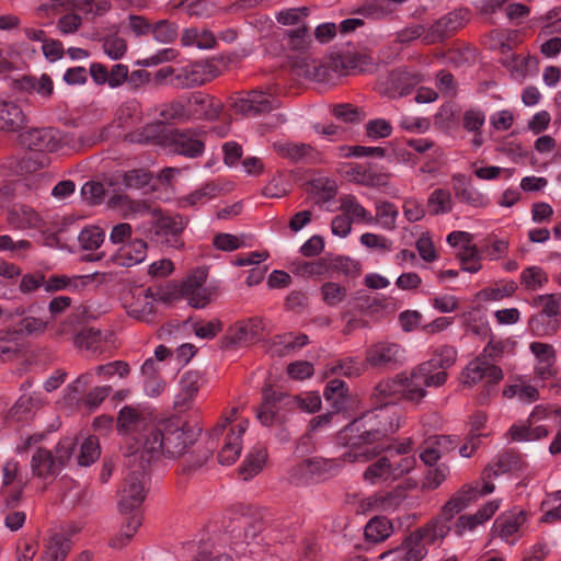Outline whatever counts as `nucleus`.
Segmentation results:
<instances>
[{
  "label": "nucleus",
  "mask_w": 561,
  "mask_h": 561,
  "mask_svg": "<svg viewBox=\"0 0 561 561\" xmlns=\"http://www.w3.org/2000/svg\"><path fill=\"white\" fill-rule=\"evenodd\" d=\"M147 431L141 458L147 465L162 456L171 459L184 456L196 444L201 433L199 428L175 416L157 421Z\"/></svg>",
  "instance_id": "obj_1"
},
{
  "label": "nucleus",
  "mask_w": 561,
  "mask_h": 561,
  "mask_svg": "<svg viewBox=\"0 0 561 561\" xmlns=\"http://www.w3.org/2000/svg\"><path fill=\"white\" fill-rule=\"evenodd\" d=\"M339 440L348 448L343 454L347 462H366L386 451V445L359 417L340 431Z\"/></svg>",
  "instance_id": "obj_2"
},
{
  "label": "nucleus",
  "mask_w": 561,
  "mask_h": 561,
  "mask_svg": "<svg viewBox=\"0 0 561 561\" xmlns=\"http://www.w3.org/2000/svg\"><path fill=\"white\" fill-rule=\"evenodd\" d=\"M494 489V484L490 481H483L482 488H480L479 483H476L474 485L466 484L459 489L445 503L439 515L430 522L435 528L434 537H446L451 529L449 523L453 518L480 496L492 493Z\"/></svg>",
  "instance_id": "obj_3"
},
{
  "label": "nucleus",
  "mask_w": 561,
  "mask_h": 561,
  "mask_svg": "<svg viewBox=\"0 0 561 561\" xmlns=\"http://www.w3.org/2000/svg\"><path fill=\"white\" fill-rule=\"evenodd\" d=\"M156 422L149 420L138 409L126 405L119 410L116 421V428L121 434L127 436V455L136 460H141L145 453V440L148 438V428L154 426Z\"/></svg>",
  "instance_id": "obj_4"
},
{
  "label": "nucleus",
  "mask_w": 561,
  "mask_h": 561,
  "mask_svg": "<svg viewBox=\"0 0 561 561\" xmlns=\"http://www.w3.org/2000/svg\"><path fill=\"white\" fill-rule=\"evenodd\" d=\"M344 455L337 458L320 456L301 460L293 466L288 472L291 484L302 486L335 477L344 467Z\"/></svg>",
  "instance_id": "obj_5"
},
{
  "label": "nucleus",
  "mask_w": 561,
  "mask_h": 561,
  "mask_svg": "<svg viewBox=\"0 0 561 561\" xmlns=\"http://www.w3.org/2000/svg\"><path fill=\"white\" fill-rule=\"evenodd\" d=\"M358 417L382 443L394 434L402 424V412L398 405L391 402L380 403L379 407L363 413Z\"/></svg>",
  "instance_id": "obj_6"
},
{
  "label": "nucleus",
  "mask_w": 561,
  "mask_h": 561,
  "mask_svg": "<svg viewBox=\"0 0 561 561\" xmlns=\"http://www.w3.org/2000/svg\"><path fill=\"white\" fill-rule=\"evenodd\" d=\"M262 403L256 410V417L264 426H272L283 421V411L297 409V396L276 391L272 386H265L262 390Z\"/></svg>",
  "instance_id": "obj_7"
},
{
  "label": "nucleus",
  "mask_w": 561,
  "mask_h": 561,
  "mask_svg": "<svg viewBox=\"0 0 561 561\" xmlns=\"http://www.w3.org/2000/svg\"><path fill=\"white\" fill-rule=\"evenodd\" d=\"M426 367L420 365L411 373H400L399 379L402 383L401 398L419 403L426 396V387H440L447 380V373L427 375Z\"/></svg>",
  "instance_id": "obj_8"
},
{
  "label": "nucleus",
  "mask_w": 561,
  "mask_h": 561,
  "mask_svg": "<svg viewBox=\"0 0 561 561\" xmlns=\"http://www.w3.org/2000/svg\"><path fill=\"white\" fill-rule=\"evenodd\" d=\"M153 215L151 232L156 242L172 249L183 248L182 233L188 220L180 214H163L161 210H156Z\"/></svg>",
  "instance_id": "obj_9"
},
{
  "label": "nucleus",
  "mask_w": 561,
  "mask_h": 561,
  "mask_svg": "<svg viewBox=\"0 0 561 561\" xmlns=\"http://www.w3.org/2000/svg\"><path fill=\"white\" fill-rule=\"evenodd\" d=\"M146 461L140 460V469L128 472L118 491V507L122 513L136 511L146 499Z\"/></svg>",
  "instance_id": "obj_10"
},
{
  "label": "nucleus",
  "mask_w": 561,
  "mask_h": 561,
  "mask_svg": "<svg viewBox=\"0 0 561 561\" xmlns=\"http://www.w3.org/2000/svg\"><path fill=\"white\" fill-rule=\"evenodd\" d=\"M220 75L218 66L209 60H199L176 69L170 81L175 89L185 90L204 85Z\"/></svg>",
  "instance_id": "obj_11"
},
{
  "label": "nucleus",
  "mask_w": 561,
  "mask_h": 561,
  "mask_svg": "<svg viewBox=\"0 0 561 561\" xmlns=\"http://www.w3.org/2000/svg\"><path fill=\"white\" fill-rule=\"evenodd\" d=\"M404 350L397 343L378 342L365 352V362L379 371L398 369L404 364Z\"/></svg>",
  "instance_id": "obj_12"
},
{
  "label": "nucleus",
  "mask_w": 561,
  "mask_h": 561,
  "mask_svg": "<svg viewBox=\"0 0 561 561\" xmlns=\"http://www.w3.org/2000/svg\"><path fill=\"white\" fill-rule=\"evenodd\" d=\"M434 526L427 523L424 527L419 528L412 535L405 538L402 546L393 551H387L380 556L385 558L388 554L396 553L399 561H421L427 553V549L422 543H432L444 537H434Z\"/></svg>",
  "instance_id": "obj_13"
},
{
  "label": "nucleus",
  "mask_w": 561,
  "mask_h": 561,
  "mask_svg": "<svg viewBox=\"0 0 561 561\" xmlns=\"http://www.w3.org/2000/svg\"><path fill=\"white\" fill-rule=\"evenodd\" d=\"M536 302L542 304V311L531 317L529 328L538 336L551 335L559 328L557 317L560 310V301L557 295L547 294L536 298Z\"/></svg>",
  "instance_id": "obj_14"
},
{
  "label": "nucleus",
  "mask_w": 561,
  "mask_h": 561,
  "mask_svg": "<svg viewBox=\"0 0 561 561\" xmlns=\"http://www.w3.org/2000/svg\"><path fill=\"white\" fill-rule=\"evenodd\" d=\"M263 331V322L259 318L241 320L230 325L221 339L224 348H237L253 343Z\"/></svg>",
  "instance_id": "obj_15"
},
{
  "label": "nucleus",
  "mask_w": 561,
  "mask_h": 561,
  "mask_svg": "<svg viewBox=\"0 0 561 561\" xmlns=\"http://www.w3.org/2000/svg\"><path fill=\"white\" fill-rule=\"evenodd\" d=\"M280 102L272 93L261 90L249 91L244 96L237 98L233 107L238 113L256 116L278 108Z\"/></svg>",
  "instance_id": "obj_16"
},
{
  "label": "nucleus",
  "mask_w": 561,
  "mask_h": 561,
  "mask_svg": "<svg viewBox=\"0 0 561 561\" xmlns=\"http://www.w3.org/2000/svg\"><path fill=\"white\" fill-rule=\"evenodd\" d=\"M462 378L466 386L471 387L481 381H485L488 386H493L502 381L504 374L502 368L494 363L477 356L463 369Z\"/></svg>",
  "instance_id": "obj_17"
},
{
  "label": "nucleus",
  "mask_w": 561,
  "mask_h": 561,
  "mask_svg": "<svg viewBox=\"0 0 561 561\" xmlns=\"http://www.w3.org/2000/svg\"><path fill=\"white\" fill-rule=\"evenodd\" d=\"M525 456L515 449H507L499 454L483 470L482 480L490 481L503 473H519L527 469Z\"/></svg>",
  "instance_id": "obj_18"
},
{
  "label": "nucleus",
  "mask_w": 561,
  "mask_h": 561,
  "mask_svg": "<svg viewBox=\"0 0 561 561\" xmlns=\"http://www.w3.org/2000/svg\"><path fill=\"white\" fill-rule=\"evenodd\" d=\"M188 121L192 119H216L221 111L222 103L213 95L197 91L185 94Z\"/></svg>",
  "instance_id": "obj_19"
},
{
  "label": "nucleus",
  "mask_w": 561,
  "mask_h": 561,
  "mask_svg": "<svg viewBox=\"0 0 561 561\" xmlns=\"http://www.w3.org/2000/svg\"><path fill=\"white\" fill-rule=\"evenodd\" d=\"M407 497L405 489L397 486L391 491L377 492L366 499H363L358 504L360 513H392L402 504Z\"/></svg>",
  "instance_id": "obj_20"
},
{
  "label": "nucleus",
  "mask_w": 561,
  "mask_h": 561,
  "mask_svg": "<svg viewBox=\"0 0 561 561\" xmlns=\"http://www.w3.org/2000/svg\"><path fill=\"white\" fill-rule=\"evenodd\" d=\"M21 144L31 151L54 152L60 146L58 131L54 128H34L20 135Z\"/></svg>",
  "instance_id": "obj_21"
},
{
  "label": "nucleus",
  "mask_w": 561,
  "mask_h": 561,
  "mask_svg": "<svg viewBox=\"0 0 561 561\" xmlns=\"http://www.w3.org/2000/svg\"><path fill=\"white\" fill-rule=\"evenodd\" d=\"M526 522V513L523 510H512L502 513L494 522L493 533L510 545L517 542L519 530Z\"/></svg>",
  "instance_id": "obj_22"
},
{
  "label": "nucleus",
  "mask_w": 561,
  "mask_h": 561,
  "mask_svg": "<svg viewBox=\"0 0 561 561\" xmlns=\"http://www.w3.org/2000/svg\"><path fill=\"white\" fill-rule=\"evenodd\" d=\"M273 148L278 156L295 163L311 164L320 161V152L308 144L276 141L273 144Z\"/></svg>",
  "instance_id": "obj_23"
},
{
  "label": "nucleus",
  "mask_w": 561,
  "mask_h": 561,
  "mask_svg": "<svg viewBox=\"0 0 561 561\" xmlns=\"http://www.w3.org/2000/svg\"><path fill=\"white\" fill-rule=\"evenodd\" d=\"M249 422L245 419L237 421L225 438V444L218 453V460L221 465H232L239 458L242 450V435L248 428Z\"/></svg>",
  "instance_id": "obj_24"
},
{
  "label": "nucleus",
  "mask_w": 561,
  "mask_h": 561,
  "mask_svg": "<svg viewBox=\"0 0 561 561\" xmlns=\"http://www.w3.org/2000/svg\"><path fill=\"white\" fill-rule=\"evenodd\" d=\"M171 147L175 153L196 158L203 154L205 145L195 129L176 130L171 135Z\"/></svg>",
  "instance_id": "obj_25"
},
{
  "label": "nucleus",
  "mask_w": 561,
  "mask_h": 561,
  "mask_svg": "<svg viewBox=\"0 0 561 561\" xmlns=\"http://www.w3.org/2000/svg\"><path fill=\"white\" fill-rule=\"evenodd\" d=\"M7 220L15 229H42L45 225L42 216L32 207L14 204L7 214Z\"/></svg>",
  "instance_id": "obj_26"
},
{
  "label": "nucleus",
  "mask_w": 561,
  "mask_h": 561,
  "mask_svg": "<svg viewBox=\"0 0 561 561\" xmlns=\"http://www.w3.org/2000/svg\"><path fill=\"white\" fill-rule=\"evenodd\" d=\"M15 89L30 94H37L43 102H47L54 94V82L47 73H43L39 78L34 76H23L15 80Z\"/></svg>",
  "instance_id": "obj_27"
},
{
  "label": "nucleus",
  "mask_w": 561,
  "mask_h": 561,
  "mask_svg": "<svg viewBox=\"0 0 561 561\" xmlns=\"http://www.w3.org/2000/svg\"><path fill=\"white\" fill-rule=\"evenodd\" d=\"M457 359V350L454 346L440 345L433 350L431 358L422 364L421 367H426L427 375H435L446 373Z\"/></svg>",
  "instance_id": "obj_28"
},
{
  "label": "nucleus",
  "mask_w": 561,
  "mask_h": 561,
  "mask_svg": "<svg viewBox=\"0 0 561 561\" xmlns=\"http://www.w3.org/2000/svg\"><path fill=\"white\" fill-rule=\"evenodd\" d=\"M549 430L545 425H536L528 419L524 422L514 423L507 431L506 437L511 442H533L545 438Z\"/></svg>",
  "instance_id": "obj_29"
},
{
  "label": "nucleus",
  "mask_w": 561,
  "mask_h": 561,
  "mask_svg": "<svg viewBox=\"0 0 561 561\" xmlns=\"http://www.w3.org/2000/svg\"><path fill=\"white\" fill-rule=\"evenodd\" d=\"M453 179L459 182V184L455 186V196L461 203L474 208H484L489 206V197L470 183H467L465 181V175L455 174L453 175Z\"/></svg>",
  "instance_id": "obj_30"
},
{
  "label": "nucleus",
  "mask_w": 561,
  "mask_h": 561,
  "mask_svg": "<svg viewBox=\"0 0 561 561\" xmlns=\"http://www.w3.org/2000/svg\"><path fill=\"white\" fill-rule=\"evenodd\" d=\"M371 64L370 57L355 51L342 53L332 60L333 69L340 75L365 71Z\"/></svg>",
  "instance_id": "obj_31"
},
{
  "label": "nucleus",
  "mask_w": 561,
  "mask_h": 561,
  "mask_svg": "<svg viewBox=\"0 0 561 561\" xmlns=\"http://www.w3.org/2000/svg\"><path fill=\"white\" fill-rule=\"evenodd\" d=\"M33 476L46 479L54 477L60 470L54 454L46 448H37L31 460Z\"/></svg>",
  "instance_id": "obj_32"
},
{
  "label": "nucleus",
  "mask_w": 561,
  "mask_h": 561,
  "mask_svg": "<svg viewBox=\"0 0 561 561\" xmlns=\"http://www.w3.org/2000/svg\"><path fill=\"white\" fill-rule=\"evenodd\" d=\"M147 242L142 239H134L124 244L117 252V264L130 267L142 263L147 257Z\"/></svg>",
  "instance_id": "obj_33"
},
{
  "label": "nucleus",
  "mask_w": 561,
  "mask_h": 561,
  "mask_svg": "<svg viewBox=\"0 0 561 561\" xmlns=\"http://www.w3.org/2000/svg\"><path fill=\"white\" fill-rule=\"evenodd\" d=\"M70 551V541L62 534L51 535L44 545L39 561H65Z\"/></svg>",
  "instance_id": "obj_34"
},
{
  "label": "nucleus",
  "mask_w": 561,
  "mask_h": 561,
  "mask_svg": "<svg viewBox=\"0 0 561 561\" xmlns=\"http://www.w3.org/2000/svg\"><path fill=\"white\" fill-rule=\"evenodd\" d=\"M25 115L21 107L9 101L0 100V130H18L23 127Z\"/></svg>",
  "instance_id": "obj_35"
},
{
  "label": "nucleus",
  "mask_w": 561,
  "mask_h": 561,
  "mask_svg": "<svg viewBox=\"0 0 561 561\" xmlns=\"http://www.w3.org/2000/svg\"><path fill=\"white\" fill-rule=\"evenodd\" d=\"M267 459V451L263 446L253 447L247 455L242 465L239 468V472L244 481L259 474Z\"/></svg>",
  "instance_id": "obj_36"
},
{
  "label": "nucleus",
  "mask_w": 561,
  "mask_h": 561,
  "mask_svg": "<svg viewBox=\"0 0 561 561\" xmlns=\"http://www.w3.org/2000/svg\"><path fill=\"white\" fill-rule=\"evenodd\" d=\"M202 382H203V379L198 371H196V370L185 371L182 375L181 380H180L181 390H180L179 394L176 396V401H175L176 405L184 407L190 401H192L196 397V394L202 386Z\"/></svg>",
  "instance_id": "obj_37"
},
{
  "label": "nucleus",
  "mask_w": 561,
  "mask_h": 561,
  "mask_svg": "<svg viewBox=\"0 0 561 561\" xmlns=\"http://www.w3.org/2000/svg\"><path fill=\"white\" fill-rule=\"evenodd\" d=\"M220 188L214 182H209L195 190L188 195L182 196L178 199V206L180 208L198 207L204 205L206 202L216 197Z\"/></svg>",
  "instance_id": "obj_38"
},
{
  "label": "nucleus",
  "mask_w": 561,
  "mask_h": 561,
  "mask_svg": "<svg viewBox=\"0 0 561 561\" xmlns=\"http://www.w3.org/2000/svg\"><path fill=\"white\" fill-rule=\"evenodd\" d=\"M390 467V458L382 456L365 469L363 479L370 484H376L381 481H393Z\"/></svg>",
  "instance_id": "obj_39"
},
{
  "label": "nucleus",
  "mask_w": 561,
  "mask_h": 561,
  "mask_svg": "<svg viewBox=\"0 0 561 561\" xmlns=\"http://www.w3.org/2000/svg\"><path fill=\"white\" fill-rule=\"evenodd\" d=\"M340 209L348 216L352 221H362L367 225L375 222L374 216H371V214L362 204H359L354 195H344L341 197Z\"/></svg>",
  "instance_id": "obj_40"
},
{
  "label": "nucleus",
  "mask_w": 561,
  "mask_h": 561,
  "mask_svg": "<svg viewBox=\"0 0 561 561\" xmlns=\"http://www.w3.org/2000/svg\"><path fill=\"white\" fill-rule=\"evenodd\" d=\"M181 43L183 46H197L202 49H208L215 46L216 39L208 30L198 31L196 27H188L183 31Z\"/></svg>",
  "instance_id": "obj_41"
},
{
  "label": "nucleus",
  "mask_w": 561,
  "mask_h": 561,
  "mask_svg": "<svg viewBox=\"0 0 561 561\" xmlns=\"http://www.w3.org/2000/svg\"><path fill=\"white\" fill-rule=\"evenodd\" d=\"M519 282L526 290L536 291L548 284L549 277L542 267L533 265L522 271Z\"/></svg>",
  "instance_id": "obj_42"
},
{
  "label": "nucleus",
  "mask_w": 561,
  "mask_h": 561,
  "mask_svg": "<svg viewBox=\"0 0 561 561\" xmlns=\"http://www.w3.org/2000/svg\"><path fill=\"white\" fill-rule=\"evenodd\" d=\"M402 383L399 374L393 378L379 381L374 388L373 398L377 401H390L401 398Z\"/></svg>",
  "instance_id": "obj_43"
},
{
  "label": "nucleus",
  "mask_w": 561,
  "mask_h": 561,
  "mask_svg": "<svg viewBox=\"0 0 561 561\" xmlns=\"http://www.w3.org/2000/svg\"><path fill=\"white\" fill-rule=\"evenodd\" d=\"M347 173L356 183L365 186H380L387 183V176L385 174L377 173L373 169L360 164L353 165Z\"/></svg>",
  "instance_id": "obj_44"
},
{
  "label": "nucleus",
  "mask_w": 561,
  "mask_h": 561,
  "mask_svg": "<svg viewBox=\"0 0 561 561\" xmlns=\"http://www.w3.org/2000/svg\"><path fill=\"white\" fill-rule=\"evenodd\" d=\"M392 533V525L386 517H374L365 527V537L370 542H380Z\"/></svg>",
  "instance_id": "obj_45"
},
{
  "label": "nucleus",
  "mask_w": 561,
  "mask_h": 561,
  "mask_svg": "<svg viewBox=\"0 0 561 561\" xmlns=\"http://www.w3.org/2000/svg\"><path fill=\"white\" fill-rule=\"evenodd\" d=\"M427 209L433 216L450 213L453 209L450 192L444 188L434 190L427 198Z\"/></svg>",
  "instance_id": "obj_46"
},
{
  "label": "nucleus",
  "mask_w": 561,
  "mask_h": 561,
  "mask_svg": "<svg viewBox=\"0 0 561 561\" xmlns=\"http://www.w3.org/2000/svg\"><path fill=\"white\" fill-rule=\"evenodd\" d=\"M517 289L514 280H503L493 287H485L478 293L479 299L483 301H497L511 297Z\"/></svg>",
  "instance_id": "obj_47"
},
{
  "label": "nucleus",
  "mask_w": 561,
  "mask_h": 561,
  "mask_svg": "<svg viewBox=\"0 0 561 561\" xmlns=\"http://www.w3.org/2000/svg\"><path fill=\"white\" fill-rule=\"evenodd\" d=\"M399 216L398 208L390 202H377L376 215L374 216L375 222L379 224L385 230H394L396 221Z\"/></svg>",
  "instance_id": "obj_48"
},
{
  "label": "nucleus",
  "mask_w": 561,
  "mask_h": 561,
  "mask_svg": "<svg viewBox=\"0 0 561 561\" xmlns=\"http://www.w3.org/2000/svg\"><path fill=\"white\" fill-rule=\"evenodd\" d=\"M529 348L541 364V366L538 367L540 374L543 375L546 371L550 373L549 369L554 364L557 357L553 346L542 342H533Z\"/></svg>",
  "instance_id": "obj_49"
},
{
  "label": "nucleus",
  "mask_w": 561,
  "mask_h": 561,
  "mask_svg": "<svg viewBox=\"0 0 561 561\" xmlns=\"http://www.w3.org/2000/svg\"><path fill=\"white\" fill-rule=\"evenodd\" d=\"M151 35L159 43H173L179 36V25L170 20H159L152 23Z\"/></svg>",
  "instance_id": "obj_50"
},
{
  "label": "nucleus",
  "mask_w": 561,
  "mask_h": 561,
  "mask_svg": "<svg viewBox=\"0 0 561 561\" xmlns=\"http://www.w3.org/2000/svg\"><path fill=\"white\" fill-rule=\"evenodd\" d=\"M141 524L142 517L140 514L135 513L128 517L126 523L123 525L119 535L111 540V547L121 549L126 546Z\"/></svg>",
  "instance_id": "obj_51"
},
{
  "label": "nucleus",
  "mask_w": 561,
  "mask_h": 561,
  "mask_svg": "<svg viewBox=\"0 0 561 561\" xmlns=\"http://www.w3.org/2000/svg\"><path fill=\"white\" fill-rule=\"evenodd\" d=\"M185 94L178 96L171 102L164 104L160 112V116L165 121L188 122Z\"/></svg>",
  "instance_id": "obj_52"
},
{
  "label": "nucleus",
  "mask_w": 561,
  "mask_h": 561,
  "mask_svg": "<svg viewBox=\"0 0 561 561\" xmlns=\"http://www.w3.org/2000/svg\"><path fill=\"white\" fill-rule=\"evenodd\" d=\"M312 193L317 204H324L332 201L337 194V186L329 179H318L312 183Z\"/></svg>",
  "instance_id": "obj_53"
},
{
  "label": "nucleus",
  "mask_w": 561,
  "mask_h": 561,
  "mask_svg": "<svg viewBox=\"0 0 561 561\" xmlns=\"http://www.w3.org/2000/svg\"><path fill=\"white\" fill-rule=\"evenodd\" d=\"M461 270L469 273H477L481 270L480 255L476 245L465 244L458 253Z\"/></svg>",
  "instance_id": "obj_54"
},
{
  "label": "nucleus",
  "mask_w": 561,
  "mask_h": 561,
  "mask_svg": "<svg viewBox=\"0 0 561 561\" xmlns=\"http://www.w3.org/2000/svg\"><path fill=\"white\" fill-rule=\"evenodd\" d=\"M391 462L392 480H398L404 474L410 473L416 466L415 456H401L388 454Z\"/></svg>",
  "instance_id": "obj_55"
},
{
  "label": "nucleus",
  "mask_w": 561,
  "mask_h": 561,
  "mask_svg": "<svg viewBox=\"0 0 561 561\" xmlns=\"http://www.w3.org/2000/svg\"><path fill=\"white\" fill-rule=\"evenodd\" d=\"M101 343V331L94 328H83L73 336V344L78 348L94 351Z\"/></svg>",
  "instance_id": "obj_56"
},
{
  "label": "nucleus",
  "mask_w": 561,
  "mask_h": 561,
  "mask_svg": "<svg viewBox=\"0 0 561 561\" xmlns=\"http://www.w3.org/2000/svg\"><path fill=\"white\" fill-rule=\"evenodd\" d=\"M174 9L183 8L190 16H209L211 7L208 0H172Z\"/></svg>",
  "instance_id": "obj_57"
},
{
  "label": "nucleus",
  "mask_w": 561,
  "mask_h": 561,
  "mask_svg": "<svg viewBox=\"0 0 561 561\" xmlns=\"http://www.w3.org/2000/svg\"><path fill=\"white\" fill-rule=\"evenodd\" d=\"M320 290L322 300L330 307L341 304L347 295L346 287L334 282L324 283Z\"/></svg>",
  "instance_id": "obj_58"
},
{
  "label": "nucleus",
  "mask_w": 561,
  "mask_h": 561,
  "mask_svg": "<svg viewBox=\"0 0 561 561\" xmlns=\"http://www.w3.org/2000/svg\"><path fill=\"white\" fill-rule=\"evenodd\" d=\"M26 481H19L18 485L0 489L1 508L12 510L16 507L22 499Z\"/></svg>",
  "instance_id": "obj_59"
},
{
  "label": "nucleus",
  "mask_w": 561,
  "mask_h": 561,
  "mask_svg": "<svg viewBox=\"0 0 561 561\" xmlns=\"http://www.w3.org/2000/svg\"><path fill=\"white\" fill-rule=\"evenodd\" d=\"M99 440L94 436L88 437L81 445L80 455L78 457V463L80 466L88 467L93 463L100 457Z\"/></svg>",
  "instance_id": "obj_60"
},
{
  "label": "nucleus",
  "mask_w": 561,
  "mask_h": 561,
  "mask_svg": "<svg viewBox=\"0 0 561 561\" xmlns=\"http://www.w3.org/2000/svg\"><path fill=\"white\" fill-rule=\"evenodd\" d=\"M194 334L204 340H213L219 332H221L224 324L219 319H211L209 321H195L192 324Z\"/></svg>",
  "instance_id": "obj_61"
},
{
  "label": "nucleus",
  "mask_w": 561,
  "mask_h": 561,
  "mask_svg": "<svg viewBox=\"0 0 561 561\" xmlns=\"http://www.w3.org/2000/svg\"><path fill=\"white\" fill-rule=\"evenodd\" d=\"M364 369L363 363L357 358L347 357L341 359L330 367V373L334 375H342L345 377L359 376Z\"/></svg>",
  "instance_id": "obj_62"
},
{
  "label": "nucleus",
  "mask_w": 561,
  "mask_h": 561,
  "mask_svg": "<svg viewBox=\"0 0 561 561\" xmlns=\"http://www.w3.org/2000/svg\"><path fill=\"white\" fill-rule=\"evenodd\" d=\"M104 231L99 227L83 229L79 234V242L84 250H96L104 241Z\"/></svg>",
  "instance_id": "obj_63"
},
{
  "label": "nucleus",
  "mask_w": 561,
  "mask_h": 561,
  "mask_svg": "<svg viewBox=\"0 0 561 561\" xmlns=\"http://www.w3.org/2000/svg\"><path fill=\"white\" fill-rule=\"evenodd\" d=\"M104 53L113 60H118L124 57L127 51V43L124 38L112 35L103 41Z\"/></svg>",
  "instance_id": "obj_64"
}]
</instances>
